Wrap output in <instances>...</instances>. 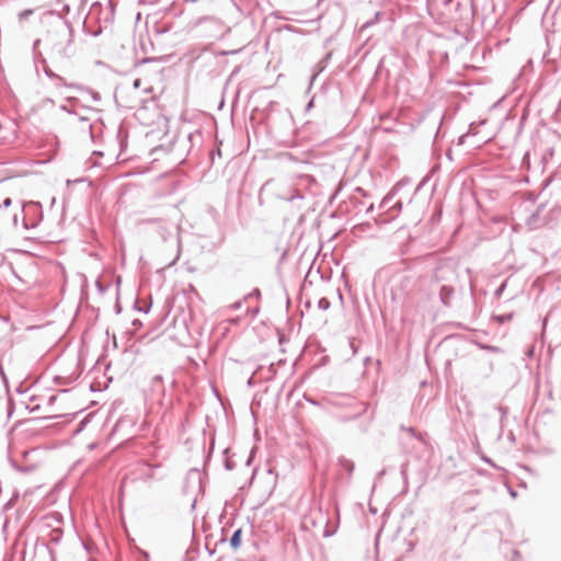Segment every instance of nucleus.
Wrapping results in <instances>:
<instances>
[{"label":"nucleus","instance_id":"f257e3e1","mask_svg":"<svg viewBox=\"0 0 561 561\" xmlns=\"http://www.w3.org/2000/svg\"><path fill=\"white\" fill-rule=\"evenodd\" d=\"M240 542H241V530L238 529L234 531V534L232 535L231 539H230V543L233 548H238L240 546Z\"/></svg>","mask_w":561,"mask_h":561}]
</instances>
